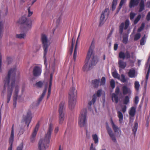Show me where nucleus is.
Returning a JSON list of instances; mask_svg holds the SVG:
<instances>
[{"mask_svg": "<svg viewBox=\"0 0 150 150\" xmlns=\"http://www.w3.org/2000/svg\"><path fill=\"white\" fill-rule=\"evenodd\" d=\"M122 90L124 95H126L128 93H130L131 92L130 89L127 87V86L125 85L122 87Z\"/></svg>", "mask_w": 150, "mask_h": 150, "instance_id": "20", "label": "nucleus"}, {"mask_svg": "<svg viewBox=\"0 0 150 150\" xmlns=\"http://www.w3.org/2000/svg\"><path fill=\"white\" fill-rule=\"evenodd\" d=\"M92 137L93 140L94 141L95 144L98 143V138L97 135L96 134H93L92 135Z\"/></svg>", "mask_w": 150, "mask_h": 150, "instance_id": "35", "label": "nucleus"}, {"mask_svg": "<svg viewBox=\"0 0 150 150\" xmlns=\"http://www.w3.org/2000/svg\"><path fill=\"white\" fill-rule=\"evenodd\" d=\"M113 31H114V29L112 28L110 33H109L108 35V36L107 37L108 38H109L111 36V35L112 34V33Z\"/></svg>", "mask_w": 150, "mask_h": 150, "instance_id": "59", "label": "nucleus"}, {"mask_svg": "<svg viewBox=\"0 0 150 150\" xmlns=\"http://www.w3.org/2000/svg\"><path fill=\"white\" fill-rule=\"evenodd\" d=\"M128 41V35L127 34H124L123 35L122 42L125 44L127 43Z\"/></svg>", "mask_w": 150, "mask_h": 150, "instance_id": "29", "label": "nucleus"}, {"mask_svg": "<svg viewBox=\"0 0 150 150\" xmlns=\"http://www.w3.org/2000/svg\"><path fill=\"white\" fill-rule=\"evenodd\" d=\"M87 110L83 109L81 111L79 118L78 124L81 127H86L87 124Z\"/></svg>", "mask_w": 150, "mask_h": 150, "instance_id": "5", "label": "nucleus"}, {"mask_svg": "<svg viewBox=\"0 0 150 150\" xmlns=\"http://www.w3.org/2000/svg\"><path fill=\"white\" fill-rule=\"evenodd\" d=\"M100 81V79H94L92 81V84L94 87L96 88L98 86Z\"/></svg>", "mask_w": 150, "mask_h": 150, "instance_id": "24", "label": "nucleus"}, {"mask_svg": "<svg viewBox=\"0 0 150 150\" xmlns=\"http://www.w3.org/2000/svg\"><path fill=\"white\" fill-rule=\"evenodd\" d=\"M111 124L112 125V128L115 132H116L118 131L119 128L114 123L113 120L111 119Z\"/></svg>", "mask_w": 150, "mask_h": 150, "instance_id": "30", "label": "nucleus"}, {"mask_svg": "<svg viewBox=\"0 0 150 150\" xmlns=\"http://www.w3.org/2000/svg\"><path fill=\"white\" fill-rule=\"evenodd\" d=\"M106 129L108 133L114 142H116V139L115 136L111 128L108 126L106 127Z\"/></svg>", "mask_w": 150, "mask_h": 150, "instance_id": "17", "label": "nucleus"}, {"mask_svg": "<svg viewBox=\"0 0 150 150\" xmlns=\"http://www.w3.org/2000/svg\"><path fill=\"white\" fill-rule=\"evenodd\" d=\"M42 72L41 67L38 66H35L33 70V74L35 77H38L40 76Z\"/></svg>", "mask_w": 150, "mask_h": 150, "instance_id": "14", "label": "nucleus"}, {"mask_svg": "<svg viewBox=\"0 0 150 150\" xmlns=\"http://www.w3.org/2000/svg\"><path fill=\"white\" fill-rule=\"evenodd\" d=\"M14 124H13L11 127V133L9 139V143L10 144V146L8 148V150H12L13 144L14 139Z\"/></svg>", "mask_w": 150, "mask_h": 150, "instance_id": "11", "label": "nucleus"}, {"mask_svg": "<svg viewBox=\"0 0 150 150\" xmlns=\"http://www.w3.org/2000/svg\"><path fill=\"white\" fill-rule=\"evenodd\" d=\"M64 102H61L59 105V122L60 124H62L64 119Z\"/></svg>", "mask_w": 150, "mask_h": 150, "instance_id": "7", "label": "nucleus"}, {"mask_svg": "<svg viewBox=\"0 0 150 150\" xmlns=\"http://www.w3.org/2000/svg\"><path fill=\"white\" fill-rule=\"evenodd\" d=\"M110 85L112 89L115 87V82L114 80L111 79L110 82Z\"/></svg>", "mask_w": 150, "mask_h": 150, "instance_id": "49", "label": "nucleus"}, {"mask_svg": "<svg viewBox=\"0 0 150 150\" xmlns=\"http://www.w3.org/2000/svg\"><path fill=\"white\" fill-rule=\"evenodd\" d=\"M118 0H113L112 3V10L114 11L116 8Z\"/></svg>", "mask_w": 150, "mask_h": 150, "instance_id": "34", "label": "nucleus"}, {"mask_svg": "<svg viewBox=\"0 0 150 150\" xmlns=\"http://www.w3.org/2000/svg\"><path fill=\"white\" fill-rule=\"evenodd\" d=\"M25 131V130L24 129L21 128L19 132L18 135L20 136L23 134Z\"/></svg>", "mask_w": 150, "mask_h": 150, "instance_id": "57", "label": "nucleus"}, {"mask_svg": "<svg viewBox=\"0 0 150 150\" xmlns=\"http://www.w3.org/2000/svg\"><path fill=\"white\" fill-rule=\"evenodd\" d=\"M119 57L120 58L124 59L125 58V55L124 52H120L119 54Z\"/></svg>", "mask_w": 150, "mask_h": 150, "instance_id": "44", "label": "nucleus"}, {"mask_svg": "<svg viewBox=\"0 0 150 150\" xmlns=\"http://www.w3.org/2000/svg\"><path fill=\"white\" fill-rule=\"evenodd\" d=\"M136 14L132 12H130V19L131 20L133 19Z\"/></svg>", "mask_w": 150, "mask_h": 150, "instance_id": "50", "label": "nucleus"}, {"mask_svg": "<svg viewBox=\"0 0 150 150\" xmlns=\"http://www.w3.org/2000/svg\"><path fill=\"white\" fill-rule=\"evenodd\" d=\"M74 38H73L72 39L71 45V48L70 50V54H72L73 50L74 45L75 42V41L74 40Z\"/></svg>", "mask_w": 150, "mask_h": 150, "instance_id": "40", "label": "nucleus"}, {"mask_svg": "<svg viewBox=\"0 0 150 150\" xmlns=\"http://www.w3.org/2000/svg\"><path fill=\"white\" fill-rule=\"evenodd\" d=\"M147 67H148V70L146 76V79L147 81L148 79L149 75L150 72V56L148 58L146 64V69Z\"/></svg>", "mask_w": 150, "mask_h": 150, "instance_id": "19", "label": "nucleus"}, {"mask_svg": "<svg viewBox=\"0 0 150 150\" xmlns=\"http://www.w3.org/2000/svg\"><path fill=\"white\" fill-rule=\"evenodd\" d=\"M105 77H103L101 78V81L100 84V86L105 85Z\"/></svg>", "mask_w": 150, "mask_h": 150, "instance_id": "48", "label": "nucleus"}, {"mask_svg": "<svg viewBox=\"0 0 150 150\" xmlns=\"http://www.w3.org/2000/svg\"><path fill=\"white\" fill-rule=\"evenodd\" d=\"M117 116L119 119V122L120 123L122 122L123 119V115L122 113L120 111H118L117 112Z\"/></svg>", "mask_w": 150, "mask_h": 150, "instance_id": "26", "label": "nucleus"}, {"mask_svg": "<svg viewBox=\"0 0 150 150\" xmlns=\"http://www.w3.org/2000/svg\"><path fill=\"white\" fill-rule=\"evenodd\" d=\"M53 129V125L50 123L49 124V127L44 138L40 139L39 142V150H46V149L48 147Z\"/></svg>", "mask_w": 150, "mask_h": 150, "instance_id": "3", "label": "nucleus"}, {"mask_svg": "<svg viewBox=\"0 0 150 150\" xmlns=\"http://www.w3.org/2000/svg\"><path fill=\"white\" fill-rule=\"evenodd\" d=\"M140 85L138 81H135L134 83V87L137 91H138L139 90Z\"/></svg>", "mask_w": 150, "mask_h": 150, "instance_id": "39", "label": "nucleus"}, {"mask_svg": "<svg viewBox=\"0 0 150 150\" xmlns=\"http://www.w3.org/2000/svg\"><path fill=\"white\" fill-rule=\"evenodd\" d=\"M16 70V67L13 69H11L8 71L7 76L6 77L4 80V89L5 90L6 86L8 87L7 97V103H9L10 100L14 85Z\"/></svg>", "mask_w": 150, "mask_h": 150, "instance_id": "1", "label": "nucleus"}, {"mask_svg": "<svg viewBox=\"0 0 150 150\" xmlns=\"http://www.w3.org/2000/svg\"><path fill=\"white\" fill-rule=\"evenodd\" d=\"M141 17V15L140 14H139L135 19L134 21V24H136L140 20Z\"/></svg>", "mask_w": 150, "mask_h": 150, "instance_id": "42", "label": "nucleus"}, {"mask_svg": "<svg viewBox=\"0 0 150 150\" xmlns=\"http://www.w3.org/2000/svg\"><path fill=\"white\" fill-rule=\"evenodd\" d=\"M135 71L134 69H131L128 72V76L130 78H134L135 76Z\"/></svg>", "mask_w": 150, "mask_h": 150, "instance_id": "28", "label": "nucleus"}, {"mask_svg": "<svg viewBox=\"0 0 150 150\" xmlns=\"http://www.w3.org/2000/svg\"><path fill=\"white\" fill-rule=\"evenodd\" d=\"M23 148V143H21L17 147L16 150H22Z\"/></svg>", "mask_w": 150, "mask_h": 150, "instance_id": "52", "label": "nucleus"}, {"mask_svg": "<svg viewBox=\"0 0 150 150\" xmlns=\"http://www.w3.org/2000/svg\"><path fill=\"white\" fill-rule=\"evenodd\" d=\"M95 42L93 40L88 51L85 64L82 68L83 71H87L92 68L96 64L98 60L97 57L94 55L93 53L95 48Z\"/></svg>", "mask_w": 150, "mask_h": 150, "instance_id": "2", "label": "nucleus"}, {"mask_svg": "<svg viewBox=\"0 0 150 150\" xmlns=\"http://www.w3.org/2000/svg\"><path fill=\"white\" fill-rule=\"evenodd\" d=\"M118 65L119 67L124 69L126 67V64L125 62H124L122 60H120L118 62Z\"/></svg>", "mask_w": 150, "mask_h": 150, "instance_id": "27", "label": "nucleus"}, {"mask_svg": "<svg viewBox=\"0 0 150 150\" xmlns=\"http://www.w3.org/2000/svg\"><path fill=\"white\" fill-rule=\"evenodd\" d=\"M146 19L147 21L150 20V11L148 13L146 16Z\"/></svg>", "mask_w": 150, "mask_h": 150, "instance_id": "62", "label": "nucleus"}, {"mask_svg": "<svg viewBox=\"0 0 150 150\" xmlns=\"http://www.w3.org/2000/svg\"><path fill=\"white\" fill-rule=\"evenodd\" d=\"M139 0H130L129 6L130 8L134 7L137 6L139 3Z\"/></svg>", "mask_w": 150, "mask_h": 150, "instance_id": "21", "label": "nucleus"}, {"mask_svg": "<svg viewBox=\"0 0 150 150\" xmlns=\"http://www.w3.org/2000/svg\"><path fill=\"white\" fill-rule=\"evenodd\" d=\"M41 41L43 45V47L44 50L43 58H44V64L46 67H47V63L46 55L47 53V50L49 45L48 44L47 38L45 35L44 34L42 35Z\"/></svg>", "mask_w": 150, "mask_h": 150, "instance_id": "6", "label": "nucleus"}, {"mask_svg": "<svg viewBox=\"0 0 150 150\" xmlns=\"http://www.w3.org/2000/svg\"><path fill=\"white\" fill-rule=\"evenodd\" d=\"M136 112V108L134 106L131 107L129 112V113L130 116L132 117H134Z\"/></svg>", "mask_w": 150, "mask_h": 150, "instance_id": "23", "label": "nucleus"}, {"mask_svg": "<svg viewBox=\"0 0 150 150\" xmlns=\"http://www.w3.org/2000/svg\"><path fill=\"white\" fill-rule=\"evenodd\" d=\"M109 14V8H106L104 11L102 12L100 17V24H103L104 22L108 18Z\"/></svg>", "mask_w": 150, "mask_h": 150, "instance_id": "9", "label": "nucleus"}, {"mask_svg": "<svg viewBox=\"0 0 150 150\" xmlns=\"http://www.w3.org/2000/svg\"><path fill=\"white\" fill-rule=\"evenodd\" d=\"M18 22L20 24L25 25L28 29H30L31 27V21L30 20H28L25 16H23L20 18Z\"/></svg>", "mask_w": 150, "mask_h": 150, "instance_id": "8", "label": "nucleus"}, {"mask_svg": "<svg viewBox=\"0 0 150 150\" xmlns=\"http://www.w3.org/2000/svg\"><path fill=\"white\" fill-rule=\"evenodd\" d=\"M19 88L18 86L15 87V90L14 92V95L13 96V105L14 107H16V101L18 96V93L19 92Z\"/></svg>", "mask_w": 150, "mask_h": 150, "instance_id": "16", "label": "nucleus"}, {"mask_svg": "<svg viewBox=\"0 0 150 150\" xmlns=\"http://www.w3.org/2000/svg\"><path fill=\"white\" fill-rule=\"evenodd\" d=\"M26 34L25 33L17 34L16 35V37L17 38L19 39L24 38Z\"/></svg>", "mask_w": 150, "mask_h": 150, "instance_id": "38", "label": "nucleus"}, {"mask_svg": "<svg viewBox=\"0 0 150 150\" xmlns=\"http://www.w3.org/2000/svg\"><path fill=\"white\" fill-rule=\"evenodd\" d=\"M129 96H125L123 101V103L127 105L129 103Z\"/></svg>", "mask_w": 150, "mask_h": 150, "instance_id": "45", "label": "nucleus"}, {"mask_svg": "<svg viewBox=\"0 0 150 150\" xmlns=\"http://www.w3.org/2000/svg\"><path fill=\"white\" fill-rule=\"evenodd\" d=\"M102 92V90L101 89H100L98 90L97 92L96 95L98 97H99L101 96V94Z\"/></svg>", "mask_w": 150, "mask_h": 150, "instance_id": "55", "label": "nucleus"}, {"mask_svg": "<svg viewBox=\"0 0 150 150\" xmlns=\"http://www.w3.org/2000/svg\"><path fill=\"white\" fill-rule=\"evenodd\" d=\"M144 26V23H142V24L141 26L137 30L138 32H140L142 30Z\"/></svg>", "mask_w": 150, "mask_h": 150, "instance_id": "53", "label": "nucleus"}, {"mask_svg": "<svg viewBox=\"0 0 150 150\" xmlns=\"http://www.w3.org/2000/svg\"><path fill=\"white\" fill-rule=\"evenodd\" d=\"M141 35L139 33H137L134 36V40H138L140 37Z\"/></svg>", "mask_w": 150, "mask_h": 150, "instance_id": "51", "label": "nucleus"}, {"mask_svg": "<svg viewBox=\"0 0 150 150\" xmlns=\"http://www.w3.org/2000/svg\"><path fill=\"white\" fill-rule=\"evenodd\" d=\"M52 74H51L50 79L49 85L48 89V93L47 97V99H48L49 98L51 94V87L52 84Z\"/></svg>", "mask_w": 150, "mask_h": 150, "instance_id": "18", "label": "nucleus"}, {"mask_svg": "<svg viewBox=\"0 0 150 150\" xmlns=\"http://www.w3.org/2000/svg\"><path fill=\"white\" fill-rule=\"evenodd\" d=\"M126 0H121L119 4L118 8L117 9V12H118L121 9L122 6L126 2Z\"/></svg>", "mask_w": 150, "mask_h": 150, "instance_id": "31", "label": "nucleus"}, {"mask_svg": "<svg viewBox=\"0 0 150 150\" xmlns=\"http://www.w3.org/2000/svg\"><path fill=\"white\" fill-rule=\"evenodd\" d=\"M115 93H113L112 94V99L113 102H114L113 99H114L116 103H117L118 102V95L120 93V89L118 86L116 87Z\"/></svg>", "mask_w": 150, "mask_h": 150, "instance_id": "13", "label": "nucleus"}, {"mask_svg": "<svg viewBox=\"0 0 150 150\" xmlns=\"http://www.w3.org/2000/svg\"><path fill=\"white\" fill-rule=\"evenodd\" d=\"M127 109V107L126 105H125L123 106L122 108V111L123 113L125 112Z\"/></svg>", "mask_w": 150, "mask_h": 150, "instance_id": "63", "label": "nucleus"}, {"mask_svg": "<svg viewBox=\"0 0 150 150\" xmlns=\"http://www.w3.org/2000/svg\"><path fill=\"white\" fill-rule=\"evenodd\" d=\"M90 150H96L95 147H93V143H91L90 148Z\"/></svg>", "mask_w": 150, "mask_h": 150, "instance_id": "64", "label": "nucleus"}, {"mask_svg": "<svg viewBox=\"0 0 150 150\" xmlns=\"http://www.w3.org/2000/svg\"><path fill=\"white\" fill-rule=\"evenodd\" d=\"M62 15V13H61V14L60 15V16H59V17L56 20V24L57 25H58L59 24V23L60 22V21L61 19V16Z\"/></svg>", "mask_w": 150, "mask_h": 150, "instance_id": "56", "label": "nucleus"}, {"mask_svg": "<svg viewBox=\"0 0 150 150\" xmlns=\"http://www.w3.org/2000/svg\"><path fill=\"white\" fill-rule=\"evenodd\" d=\"M112 74L113 77L117 79H120V75L117 73L116 71H114L112 73Z\"/></svg>", "mask_w": 150, "mask_h": 150, "instance_id": "33", "label": "nucleus"}, {"mask_svg": "<svg viewBox=\"0 0 150 150\" xmlns=\"http://www.w3.org/2000/svg\"><path fill=\"white\" fill-rule=\"evenodd\" d=\"M145 35H144V36L142 38L140 41V44L141 45H143L145 44L146 41L145 40Z\"/></svg>", "mask_w": 150, "mask_h": 150, "instance_id": "41", "label": "nucleus"}, {"mask_svg": "<svg viewBox=\"0 0 150 150\" xmlns=\"http://www.w3.org/2000/svg\"><path fill=\"white\" fill-rule=\"evenodd\" d=\"M77 41L76 42V43L75 45L74 50V55H73V58L74 61H75L76 59V55H77Z\"/></svg>", "mask_w": 150, "mask_h": 150, "instance_id": "36", "label": "nucleus"}, {"mask_svg": "<svg viewBox=\"0 0 150 150\" xmlns=\"http://www.w3.org/2000/svg\"><path fill=\"white\" fill-rule=\"evenodd\" d=\"M69 108L72 110L75 106L76 102L77 93L75 87L73 86L70 88L69 92Z\"/></svg>", "mask_w": 150, "mask_h": 150, "instance_id": "4", "label": "nucleus"}, {"mask_svg": "<svg viewBox=\"0 0 150 150\" xmlns=\"http://www.w3.org/2000/svg\"><path fill=\"white\" fill-rule=\"evenodd\" d=\"M43 83L42 82L40 81L37 82L35 84V86L38 88H41L43 86Z\"/></svg>", "mask_w": 150, "mask_h": 150, "instance_id": "46", "label": "nucleus"}, {"mask_svg": "<svg viewBox=\"0 0 150 150\" xmlns=\"http://www.w3.org/2000/svg\"><path fill=\"white\" fill-rule=\"evenodd\" d=\"M96 95L94 94L93 95V99H92V101L93 102V104H94L96 101Z\"/></svg>", "mask_w": 150, "mask_h": 150, "instance_id": "58", "label": "nucleus"}, {"mask_svg": "<svg viewBox=\"0 0 150 150\" xmlns=\"http://www.w3.org/2000/svg\"><path fill=\"white\" fill-rule=\"evenodd\" d=\"M12 61V58L10 57H7V61L8 64H10Z\"/></svg>", "mask_w": 150, "mask_h": 150, "instance_id": "54", "label": "nucleus"}, {"mask_svg": "<svg viewBox=\"0 0 150 150\" xmlns=\"http://www.w3.org/2000/svg\"><path fill=\"white\" fill-rule=\"evenodd\" d=\"M32 114L30 111H28L27 113L26 116H23V119L27 124V127H29L30 123V122L32 118Z\"/></svg>", "mask_w": 150, "mask_h": 150, "instance_id": "12", "label": "nucleus"}, {"mask_svg": "<svg viewBox=\"0 0 150 150\" xmlns=\"http://www.w3.org/2000/svg\"><path fill=\"white\" fill-rule=\"evenodd\" d=\"M3 29V24L2 21H0V39H1L2 37Z\"/></svg>", "mask_w": 150, "mask_h": 150, "instance_id": "37", "label": "nucleus"}, {"mask_svg": "<svg viewBox=\"0 0 150 150\" xmlns=\"http://www.w3.org/2000/svg\"><path fill=\"white\" fill-rule=\"evenodd\" d=\"M139 11L141 12L144 10L145 9L144 1V0H141L139 4Z\"/></svg>", "mask_w": 150, "mask_h": 150, "instance_id": "22", "label": "nucleus"}, {"mask_svg": "<svg viewBox=\"0 0 150 150\" xmlns=\"http://www.w3.org/2000/svg\"><path fill=\"white\" fill-rule=\"evenodd\" d=\"M47 87H45L41 95V96L39 98L38 100V103L39 104L40 102L43 99L44 97L45 94L46 93V92L47 90Z\"/></svg>", "mask_w": 150, "mask_h": 150, "instance_id": "25", "label": "nucleus"}, {"mask_svg": "<svg viewBox=\"0 0 150 150\" xmlns=\"http://www.w3.org/2000/svg\"><path fill=\"white\" fill-rule=\"evenodd\" d=\"M121 79H120L121 82L123 83L126 82L127 80V79H126L125 76L123 74H122L121 75Z\"/></svg>", "mask_w": 150, "mask_h": 150, "instance_id": "43", "label": "nucleus"}, {"mask_svg": "<svg viewBox=\"0 0 150 150\" xmlns=\"http://www.w3.org/2000/svg\"><path fill=\"white\" fill-rule=\"evenodd\" d=\"M39 125L38 123L36 125L33 131L31 137L30 139V141L31 142H34L35 140V137L37 133V132L38 130L39 127Z\"/></svg>", "mask_w": 150, "mask_h": 150, "instance_id": "15", "label": "nucleus"}, {"mask_svg": "<svg viewBox=\"0 0 150 150\" xmlns=\"http://www.w3.org/2000/svg\"><path fill=\"white\" fill-rule=\"evenodd\" d=\"M130 24L129 21L128 19H126L125 23L122 22L119 27V33L122 34L123 32V29L127 30Z\"/></svg>", "mask_w": 150, "mask_h": 150, "instance_id": "10", "label": "nucleus"}, {"mask_svg": "<svg viewBox=\"0 0 150 150\" xmlns=\"http://www.w3.org/2000/svg\"><path fill=\"white\" fill-rule=\"evenodd\" d=\"M138 123L137 122H135L134 125V126L132 129V131L134 136H135L136 135V132L138 128Z\"/></svg>", "mask_w": 150, "mask_h": 150, "instance_id": "32", "label": "nucleus"}, {"mask_svg": "<svg viewBox=\"0 0 150 150\" xmlns=\"http://www.w3.org/2000/svg\"><path fill=\"white\" fill-rule=\"evenodd\" d=\"M125 57L127 59L130 58L131 57V55L129 52L128 51H126L125 53Z\"/></svg>", "mask_w": 150, "mask_h": 150, "instance_id": "47", "label": "nucleus"}, {"mask_svg": "<svg viewBox=\"0 0 150 150\" xmlns=\"http://www.w3.org/2000/svg\"><path fill=\"white\" fill-rule=\"evenodd\" d=\"M139 98L138 96H136L134 98V103L136 104H137L139 102Z\"/></svg>", "mask_w": 150, "mask_h": 150, "instance_id": "61", "label": "nucleus"}, {"mask_svg": "<svg viewBox=\"0 0 150 150\" xmlns=\"http://www.w3.org/2000/svg\"><path fill=\"white\" fill-rule=\"evenodd\" d=\"M28 17H30L31 16L32 14H33V12L32 11H31L30 10V8L29 7L28 9Z\"/></svg>", "mask_w": 150, "mask_h": 150, "instance_id": "60", "label": "nucleus"}]
</instances>
